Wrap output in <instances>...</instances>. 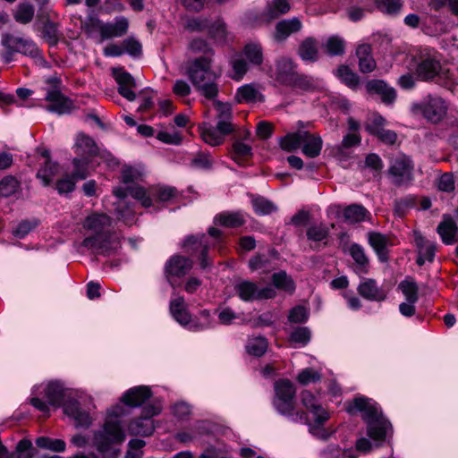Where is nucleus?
I'll list each match as a JSON object with an SVG mask.
<instances>
[{"label": "nucleus", "mask_w": 458, "mask_h": 458, "mask_svg": "<svg viewBox=\"0 0 458 458\" xmlns=\"http://www.w3.org/2000/svg\"><path fill=\"white\" fill-rule=\"evenodd\" d=\"M302 132L303 131L300 130L282 137L279 140L281 148L287 152H293L301 148Z\"/></svg>", "instance_id": "obj_45"}, {"label": "nucleus", "mask_w": 458, "mask_h": 458, "mask_svg": "<svg viewBox=\"0 0 458 458\" xmlns=\"http://www.w3.org/2000/svg\"><path fill=\"white\" fill-rule=\"evenodd\" d=\"M230 64L233 72L230 77L234 81L242 80L248 72V64L241 55L232 57Z\"/></svg>", "instance_id": "obj_53"}, {"label": "nucleus", "mask_w": 458, "mask_h": 458, "mask_svg": "<svg viewBox=\"0 0 458 458\" xmlns=\"http://www.w3.org/2000/svg\"><path fill=\"white\" fill-rule=\"evenodd\" d=\"M113 75L119 85L118 93L129 101L135 100L137 96L131 89L136 88L134 78L129 72L123 71V68H114Z\"/></svg>", "instance_id": "obj_19"}, {"label": "nucleus", "mask_w": 458, "mask_h": 458, "mask_svg": "<svg viewBox=\"0 0 458 458\" xmlns=\"http://www.w3.org/2000/svg\"><path fill=\"white\" fill-rule=\"evenodd\" d=\"M126 414L124 407L116 404L107 411V416L103 426L94 432L93 445L104 458H116L117 451L114 445L125 440V432L123 429L120 418Z\"/></svg>", "instance_id": "obj_2"}, {"label": "nucleus", "mask_w": 458, "mask_h": 458, "mask_svg": "<svg viewBox=\"0 0 458 458\" xmlns=\"http://www.w3.org/2000/svg\"><path fill=\"white\" fill-rule=\"evenodd\" d=\"M272 280L273 284L277 289H281L289 293H293L295 289L293 281L284 271L275 273L272 276Z\"/></svg>", "instance_id": "obj_54"}, {"label": "nucleus", "mask_w": 458, "mask_h": 458, "mask_svg": "<svg viewBox=\"0 0 458 458\" xmlns=\"http://www.w3.org/2000/svg\"><path fill=\"white\" fill-rule=\"evenodd\" d=\"M301 401L313 418V423L309 425L310 432L319 439L327 440L332 434V432L323 428L324 423L329 419L328 411L322 406L319 399L310 391H302Z\"/></svg>", "instance_id": "obj_8"}, {"label": "nucleus", "mask_w": 458, "mask_h": 458, "mask_svg": "<svg viewBox=\"0 0 458 458\" xmlns=\"http://www.w3.org/2000/svg\"><path fill=\"white\" fill-rule=\"evenodd\" d=\"M243 53L250 63L259 65L263 62L262 47L258 44L250 43L244 47Z\"/></svg>", "instance_id": "obj_55"}, {"label": "nucleus", "mask_w": 458, "mask_h": 458, "mask_svg": "<svg viewBox=\"0 0 458 458\" xmlns=\"http://www.w3.org/2000/svg\"><path fill=\"white\" fill-rule=\"evenodd\" d=\"M310 340V331L308 327H297L290 335V342L299 346L306 345Z\"/></svg>", "instance_id": "obj_61"}, {"label": "nucleus", "mask_w": 458, "mask_h": 458, "mask_svg": "<svg viewBox=\"0 0 458 458\" xmlns=\"http://www.w3.org/2000/svg\"><path fill=\"white\" fill-rule=\"evenodd\" d=\"M443 243L453 245L458 242V226L454 219L449 215H444L442 221L437 228Z\"/></svg>", "instance_id": "obj_23"}, {"label": "nucleus", "mask_w": 458, "mask_h": 458, "mask_svg": "<svg viewBox=\"0 0 458 458\" xmlns=\"http://www.w3.org/2000/svg\"><path fill=\"white\" fill-rule=\"evenodd\" d=\"M330 233V227L320 223L313 224L309 226L306 232L307 239L314 242L327 241Z\"/></svg>", "instance_id": "obj_40"}, {"label": "nucleus", "mask_w": 458, "mask_h": 458, "mask_svg": "<svg viewBox=\"0 0 458 458\" xmlns=\"http://www.w3.org/2000/svg\"><path fill=\"white\" fill-rule=\"evenodd\" d=\"M320 378V373L310 368L302 369L297 376V381L304 386L318 382Z\"/></svg>", "instance_id": "obj_63"}, {"label": "nucleus", "mask_w": 458, "mask_h": 458, "mask_svg": "<svg viewBox=\"0 0 458 458\" xmlns=\"http://www.w3.org/2000/svg\"><path fill=\"white\" fill-rule=\"evenodd\" d=\"M213 105L217 112L216 116L217 119L216 126L209 125L204 128L201 131V137L208 144L218 146L224 142L225 135L234 131V126L232 123V106L227 102L225 103L219 100H214Z\"/></svg>", "instance_id": "obj_7"}, {"label": "nucleus", "mask_w": 458, "mask_h": 458, "mask_svg": "<svg viewBox=\"0 0 458 458\" xmlns=\"http://www.w3.org/2000/svg\"><path fill=\"white\" fill-rule=\"evenodd\" d=\"M214 223L216 225L226 227H238L244 223L243 215L240 212L235 213H221L215 216Z\"/></svg>", "instance_id": "obj_39"}, {"label": "nucleus", "mask_w": 458, "mask_h": 458, "mask_svg": "<svg viewBox=\"0 0 458 458\" xmlns=\"http://www.w3.org/2000/svg\"><path fill=\"white\" fill-rule=\"evenodd\" d=\"M161 410V406L155 403H148L144 406L141 416L129 423V433L143 437L150 436L155 429L153 417L158 415Z\"/></svg>", "instance_id": "obj_10"}, {"label": "nucleus", "mask_w": 458, "mask_h": 458, "mask_svg": "<svg viewBox=\"0 0 458 458\" xmlns=\"http://www.w3.org/2000/svg\"><path fill=\"white\" fill-rule=\"evenodd\" d=\"M398 287L402 291L403 294L405 296L406 301L411 302L418 301L419 288L414 281L403 280L399 284Z\"/></svg>", "instance_id": "obj_58"}, {"label": "nucleus", "mask_w": 458, "mask_h": 458, "mask_svg": "<svg viewBox=\"0 0 458 458\" xmlns=\"http://www.w3.org/2000/svg\"><path fill=\"white\" fill-rule=\"evenodd\" d=\"M13 16L17 22L27 24L34 17V7L30 4H20Z\"/></svg>", "instance_id": "obj_56"}, {"label": "nucleus", "mask_w": 458, "mask_h": 458, "mask_svg": "<svg viewBox=\"0 0 458 458\" xmlns=\"http://www.w3.org/2000/svg\"><path fill=\"white\" fill-rule=\"evenodd\" d=\"M213 60L210 57H197L188 68L189 78L196 89H203L202 82L209 80H217L219 75L212 71Z\"/></svg>", "instance_id": "obj_11"}, {"label": "nucleus", "mask_w": 458, "mask_h": 458, "mask_svg": "<svg viewBox=\"0 0 458 458\" xmlns=\"http://www.w3.org/2000/svg\"><path fill=\"white\" fill-rule=\"evenodd\" d=\"M278 259L277 251L270 249L266 252L253 256L249 260V267L251 271L260 270L262 273H268L277 267Z\"/></svg>", "instance_id": "obj_17"}, {"label": "nucleus", "mask_w": 458, "mask_h": 458, "mask_svg": "<svg viewBox=\"0 0 458 458\" xmlns=\"http://www.w3.org/2000/svg\"><path fill=\"white\" fill-rule=\"evenodd\" d=\"M368 240L369 245L377 252L379 258H385L386 255V247L388 244V238L377 232L368 233Z\"/></svg>", "instance_id": "obj_37"}, {"label": "nucleus", "mask_w": 458, "mask_h": 458, "mask_svg": "<svg viewBox=\"0 0 458 458\" xmlns=\"http://www.w3.org/2000/svg\"><path fill=\"white\" fill-rule=\"evenodd\" d=\"M357 291L360 296L371 301H383L387 296V293L371 278H363Z\"/></svg>", "instance_id": "obj_21"}, {"label": "nucleus", "mask_w": 458, "mask_h": 458, "mask_svg": "<svg viewBox=\"0 0 458 458\" xmlns=\"http://www.w3.org/2000/svg\"><path fill=\"white\" fill-rule=\"evenodd\" d=\"M275 396L273 406L276 411L296 423H308L307 414L296 411L295 394L296 389L289 380H279L275 384Z\"/></svg>", "instance_id": "obj_6"}, {"label": "nucleus", "mask_w": 458, "mask_h": 458, "mask_svg": "<svg viewBox=\"0 0 458 458\" xmlns=\"http://www.w3.org/2000/svg\"><path fill=\"white\" fill-rule=\"evenodd\" d=\"M349 253L354 260L353 270L362 276L369 272V259L365 254L363 247L360 244L352 243L349 248Z\"/></svg>", "instance_id": "obj_31"}, {"label": "nucleus", "mask_w": 458, "mask_h": 458, "mask_svg": "<svg viewBox=\"0 0 458 458\" xmlns=\"http://www.w3.org/2000/svg\"><path fill=\"white\" fill-rule=\"evenodd\" d=\"M170 313L174 319L184 327H189L191 316L186 309L184 298L174 294L170 301Z\"/></svg>", "instance_id": "obj_25"}, {"label": "nucleus", "mask_w": 458, "mask_h": 458, "mask_svg": "<svg viewBox=\"0 0 458 458\" xmlns=\"http://www.w3.org/2000/svg\"><path fill=\"white\" fill-rule=\"evenodd\" d=\"M189 49L194 54H202L200 57H210V60H213L215 55V50L202 38H195L191 40Z\"/></svg>", "instance_id": "obj_44"}, {"label": "nucleus", "mask_w": 458, "mask_h": 458, "mask_svg": "<svg viewBox=\"0 0 458 458\" xmlns=\"http://www.w3.org/2000/svg\"><path fill=\"white\" fill-rule=\"evenodd\" d=\"M267 341L263 336H251L249 337L245 344V349L248 354L260 357L267 350Z\"/></svg>", "instance_id": "obj_36"}, {"label": "nucleus", "mask_w": 458, "mask_h": 458, "mask_svg": "<svg viewBox=\"0 0 458 458\" xmlns=\"http://www.w3.org/2000/svg\"><path fill=\"white\" fill-rule=\"evenodd\" d=\"M47 83L51 84L53 89L47 91L45 98L51 103L47 109L59 114L69 113L74 107L73 102L58 89L60 80L56 77L49 78Z\"/></svg>", "instance_id": "obj_15"}, {"label": "nucleus", "mask_w": 458, "mask_h": 458, "mask_svg": "<svg viewBox=\"0 0 458 458\" xmlns=\"http://www.w3.org/2000/svg\"><path fill=\"white\" fill-rule=\"evenodd\" d=\"M64 411L66 415L74 420L76 427L88 428L92 423V418L89 413L82 410L79 403L75 400L65 403Z\"/></svg>", "instance_id": "obj_27"}, {"label": "nucleus", "mask_w": 458, "mask_h": 458, "mask_svg": "<svg viewBox=\"0 0 458 458\" xmlns=\"http://www.w3.org/2000/svg\"><path fill=\"white\" fill-rule=\"evenodd\" d=\"M191 165L196 169L211 170L214 168V160L208 154H198L191 160Z\"/></svg>", "instance_id": "obj_64"}, {"label": "nucleus", "mask_w": 458, "mask_h": 458, "mask_svg": "<svg viewBox=\"0 0 458 458\" xmlns=\"http://www.w3.org/2000/svg\"><path fill=\"white\" fill-rule=\"evenodd\" d=\"M234 290L239 298L243 301H253L258 300L271 299L276 296V290L271 285L259 287V285L249 280H242L234 285Z\"/></svg>", "instance_id": "obj_12"}, {"label": "nucleus", "mask_w": 458, "mask_h": 458, "mask_svg": "<svg viewBox=\"0 0 458 458\" xmlns=\"http://www.w3.org/2000/svg\"><path fill=\"white\" fill-rule=\"evenodd\" d=\"M286 87L301 93L313 92L317 89V81L312 76L298 71Z\"/></svg>", "instance_id": "obj_33"}, {"label": "nucleus", "mask_w": 458, "mask_h": 458, "mask_svg": "<svg viewBox=\"0 0 458 458\" xmlns=\"http://www.w3.org/2000/svg\"><path fill=\"white\" fill-rule=\"evenodd\" d=\"M262 95L252 84H246L238 89L235 98L238 103L242 102H256Z\"/></svg>", "instance_id": "obj_46"}, {"label": "nucleus", "mask_w": 458, "mask_h": 458, "mask_svg": "<svg viewBox=\"0 0 458 458\" xmlns=\"http://www.w3.org/2000/svg\"><path fill=\"white\" fill-rule=\"evenodd\" d=\"M411 109L413 113H420L427 120L437 123L445 116L447 106L443 98L428 96L425 103L414 104Z\"/></svg>", "instance_id": "obj_13"}, {"label": "nucleus", "mask_w": 458, "mask_h": 458, "mask_svg": "<svg viewBox=\"0 0 458 458\" xmlns=\"http://www.w3.org/2000/svg\"><path fill=\"white\" fill-rule=\"evenodd\" d=\"M136 174H124L123 176V185L115 187L113 190L114 196L118 199L115 202V215L118 219L123 220L126 224H131L133 221L134 211L130 203L126 200V197L131 195L133 199L140 201L145 208L152 206V199L150 195L141 186L134 182V175ZM140 175V174H137Z\"/></svg>", "instance_id": "obj_4"}, {"label": "nucleus", "mask_w": 458, "mask_h": 458, "mask_svg": "<svg viewBox=\"0 0 458 458\" xmlns=\"http://www.w3.org/2000/svg\"><path fill=\"white\" fill-rule=\"evenodd\" d=\"M208 36L215 42L219 44H225L227 38L226 25L223 20L217 19L214 22L209 21L208 27Z\"/></svg>", "instance_id": "obj_38"}, {"label": "nucleus", "mask_w": 458, "mask_h": 458, "mask_svg": "<svg viewBox=\"0 0 458 458\" xmlns=\"http://www.w3.org/2000/svg\"><path fill=\"white\" fill-rule=\"evenodd\" d=\"M385 118L379 114H375L373 117L365 123L366 131L376 137L385 130Z\"/></svg>", "instance_id": "obj_62"}, {"label": "nucleus", "mask_w": 458, "mask_h": 458, "mask_svg": "<svg viewBox=\"0 0 458 458\" xmlns=\"http://www.w3.org/2000/svg\"><path fill=\"white\" fill-rule=\"evenodd\" d=\"M128 27L129 21L124 17L117 19L114 23H102L98 19L90 18L89 23L85 24V30L89 32L91 30L98 29L101 38L104 40L125 35Z\"/></svg>", "instance_id": "obj_14"}, {"label": "nucleus", "mask_w": 458, "mask_h": 458, "mask_svg": "<svg viewBox=\"0 0 458 458\" xmlns=\"http://www.w3.org/2000/svg\"><path fill=\"white\" fill-rule=\"evenodd\" d=\"M152 396L149 386H138L128 389L121 397V402L129 407H140Z\"/></svg>", "instance_id": "obj_20"}, {"label": "nucleus", "mask_w": 458, "mask_h": 458, "mask_svg": "<svg viewBox=\"0 0 458 458\" xmlns=\"http://www.w3.org/2000/svg\"><path fill=\"white\" fill-rule=\"evenodd\" d=\"M297 68L298 66L293 59L288 57L279 58L275 64V81L286 87L298 72Z\"/></svg>", "instance_id": "obj_18"}, {"label": "nucleus", "mask_w": 458, "mask_h": 458, "mask_svg": "<svg viewBox=\"0 0 458 458\" xmlns=\"http://www.w3.org/2000/svg\"><path fill=\"white\" fill-rule=\"evenodd\" d=\"M302 28L299 18L284 19L276 24L274 38L278 41H284L290 35L300 31Z\"/></svg>", "instance_id": "obj_26"}, {"label": "nucleus", "mask_w": 458, "mask_h": 458, "mask_svg": "<svg viewBox=\"0 0 458 458\" xmlns=\"http://www.w3.org/2000/svg\"><path fill=\"white\" fill-rule=\"evenodd\" d=\"M212 327L210 312L203 310L199 312V318L196 319L191 318L188 329L193 332L202 331Z\"/></svg>", "instance_id": "obj_50"}, {"label": "nucleus", "mask_w": 458, "mask_h": 458, "mask_svg": "<svg viewBox=\"0 0 458 458\" xmlns=\"http://www.w3.org/2000/svg\"><path fill=\"white\" fill-rule=\"evenodd\" d=\"M414 74L422 81H437L444 77V70L438 60L433 57L422 58L416 65Z\"/></svg>", "instance_id": "obj_16"}, {"label": "nucleus", "mask_w": 458, "mask_h": 458, "mask_svg": "<svg viewBox=\"0 0 458 458\" xmlns=\"http://www.w3.org/2000/svg\"><path fill=\"white\" fill-rule=\"evenodd\" d=\"M251 205L259 216L270 215L277 210V207L272 201L261 196H252Z\"/></svg>", "instance_id": "obj_41"}, {"label": "nucleus", "mask_w": 458, "mask_h": 458, "mask_svg": "<svg viewBox=\"0 0 458 458\" xmlns=\"http://www.w3.org/2000/svg\"><path fill=\"white\" fill-rule=\"evenodd\" d=\"M72 148L76 155L72 159L75 172H86L97 168L94 158L99 156L100 149L91 137L80 133Z\"/></svg>", "instance_id": "obj_9"}, {"label": "nucleus", "mask_w": 458, "mask_h": 458, "mask_svg": "<svg viewBox=\"0 0 458 458\" xmlns=\"http://www.w3.org/2000/svg\"><path fill=\"white\" fill-rule=\"evenodd\" d=\"M298 54L302 60L317 61L318 57V41L314 38H305L299 47Z\"/></svg>", "instance_id": "obj_35"}, {"label": "nucleus", "mask_w": 458, "mask_h": 458, "mask_svg": "<svg viewBox=\"0 0 458 458\" xmlns=\"http://www.w3.org/2000/svg\"><path fill=\"white\" fill-rule=\"evenodd\" d=\"M36 445L39 448L48 449L53 452H64L65 450V442L62 439H52L47 437H40L36 439Z\"/></svg>", "instance_id": "obj_52"}, {"label": "nucleus", "mask_w": 458, "mask_h": 458, "mask_svg": "<svg viewBox=\"0 0 458 458\" xmlns=\"http://www.w3.org/2000/svg\"><path fill=\"white\" fill-rule=\"evenodd\" d=\"M291 9L288 0H272L268 3L266 12L263 13V20L270 22L287 13Z\"/></svg>", "instance_id": "obj_34"}, {"label": "nucleus", "mask_w": 458, "mask_h": 458, "mask_svg": "<svg viewBox=\"0 0 458 458\" xmlns=\"http://www.w3.org/2000/svg\"><path fill=\"white\" fill-rule=\"evenodd\" d=\"M366 90L369 94L379 95L383 103L393 104L396 98V91L383 80L374 79L367 81Z\"/></svg>", "instance_id": "obj_22"}, {"label": "nucleus", "mask_w": 458, "mask_h": 458, "mask_svg": "<svg viewBox=\"0 0 458 458\" xmlns=\"http://www.w3.org/2000/svg\"><path fill=\"white\" fill-rule=\"evenodd\" d=\"M192 266L193 263L190 259L174 255L167 260L165 264V273L167 276L180 277L188 273Z\"/></svg>", "instance_id": "obj_28"}, {"label": "nucleus", "mask_w": 458, "mask_h": 458, "mask_svg": "<svg viewBox=\"0 0 458 458\" xmlns=\"http://www.w3.org/2000/svg\"><path fill=\"white\" fill-rule=\"evenodd\" d=\"M356 55L359 58V69L362 73H369L376 69L377 64L372 56L370 45H360L356 49Z\"/></svg>", "instance_id": "obj_32"}, {"label": "nucleus", "mask_w": 458, "mask_h": 458, "mask_svg": "<svg viewBox=\"0 0 458 458\" xmlns=\"http://www.w3.org/2000/svg\"><path fill=\"white\" fill-rule=\"evenodd\" d=\"M33 396L30 403L38 411L47 413L49 411L48 405L64 407L65 403H70L74 395V391L64 388L59 381H51L38 386L33 390Z\"/></svg>", "instance_id": "obj_5"}, {"label": "nucleus", "mask_w": 458, "mask_h": 458, "mask_svg": "<svg viewBox=\"0 0 458 458\" xmlns=\"http://www.w3.org/2000/svg\"><path fill=\"white\" fill-rule=\"evenodd\" d=\"M18 187V180L12 174H9L0 182V195L3 197H9L17 191Z\"/></svg>", "instance_id": "obj_60"}, {"label": "nucleus", "mask_w": 458, "mask_h": 458, "mask_svg": "<svg viewBox=\"0 0 458 458\" xmlns=\"http://www.w3.org/2000/svg\"><path fill=\"white\" fill-rule=\"evenodd\" d=\"M414 169L412 160L404 154H398L392 158L388 172H410Z\"/></svg>", "instance_id": "obj_47"}, {"label": "nucleus", "mask_w": 458, "mask_h": 458, "mask_svg": "<svg viewBox=\"0 0 458 458\" xmlns=\"http://www.w3.org/2000/svg\"><path fill=\"white\" fill-rule=\"evenodd\" d=\"M369 212L363 206L357 204L350 205L344 210V220L351 224L365 220Z\"/></svg>", "instance_id": "obj_42"}, {"label": "nucleus", "mask_w": 458, "mask_h": 458, "mask_svg": "<svg viewBox=\"0 0 458 458\" xmlns=\"http://www.w3.org/2000/svg\"><path fill=\"white\" fill-rule=\"evenodd\" d=\"M347 411L349 413L362 412V418L367 424V434L376 442H383L388 431L391 430V424L383 416L380 407L372 399L364 396L356 397L349 404Z\"/></svg>", "instance_id": "obj_3"}, {"label": "nucleus", "mask_w": 458, "mask_h": 458, "mask_svg": "<svg viewBox=\"0 0 458 458\" xmlns=\"http://www.w3.org/2000/svg\"><path fill=\"white\" fill-rule=\"evenodd\" d=\"M252 156V149L250 145L235 140L233 144V157L235 162L243 165V162Z\"/></svg>", "instance_id": "obj_49"}, {"label": "nucleus", "mask_w": 458, "mask_h": 458, "mask_svg": "<svg viewBox=\"0 0 458 458\" xmlns=\"http://www.w3.org/2000/svg\"><path fill=\"white\" fill-rule=\"evenodd\" d=\"M183 247L187 249L188 252H191L192 254L196 251L200 252V267L203 269H206L210 266V263L207 259V252L208 250V246L206 242V236L204 234H199L197 236L191 235L188 236L184 240Z\"/></svg>", "instance_id": "obj_24"}, {"label": "nucleus", "mask_w": 458, "mask_h": 458, "mask_svg": "<svg viewBox=\"0 0 458 458\" xmlns=\"http://www.w3.org/2000/svg\"><path fill=\"white\" fill-rule=\"evenodd\" d=\"M112 219L106 214L92 213L89 215L82 227L90 232L92 235L86 237L81 248L94 254L109 255L119 247V242L109 233Z\"/></svg>", "instance_id": "obj_1"}, {"label": "nucleus", "mask_w": 458, "mask_h": 458, "mask_svg": "<svg viewBox=\"0 0 458 458\" xmlns=\"http://www.w3.org/2000/svg\"><path fill=\"white\" fill-rule=\"evenodd\" d=\"M375 5L380 12L394 15L400 12L403 4L401 0H375Z\"/></svg>", "instance_id": "obj_59"}, {"label": "nucleus", "mask_w": 458, "mask_h": 458, "mask_svg": "<svg viewBox=\"0 0 458 458\" xmlns=\"http://www.w3.org/2000/svg\"><path fill=\"white\" fill-rule=\"evenodd\" d=\"M325 49L331 56L343 55L345 52V42L338 36H332L327 40Z\"/></svg>", "instance_id": "obj_51"}, {"label": "nucleus", "mask_w": 458, "mask_h": 458, "mask_svg": "<svg viewBox=\"0 0 458 458\" xmlns=\"http://www.w3.org/2000/svg\"><path fill=\"white\" fill-rule=\"evenodd\" d=\"M416 246L418 248L419 256L417 264L422 266L425 262H432L435 258L437 247L434 242L426 240L421 235L415 238Z\"/></svg>", "instance_id": "obj_30"}, {"label": "nucleus", "mask_w": 458, "mask_h": 458, "mask_svg": "<svg viewBox=\"0 0 458 458\" xmlns=\"http://www.w3.org/2000/svg\"><path fill=\"white\" fill-rule=\"evenodd\" d=\"M32 443L28 439L19 441L13 452L7 449V458H32Z\"/></svg>", "instance_id": "obj_48"}, {"label": "nucleus", "mask_w": 458, "mask_h": 458, "mask_svg": "<svg viewBox=\"0 0 458 458\" xmlns=\"http://www.w3.org/2000/svg\"><path fill=\"white\" fill-rule=\"evenodd\" d=\"M42 36L50 46H55L59 40L57 23L47 19L42 29Z\"/></svg>", "instance_id": "obj_57"}, {"label": "nucleus", "mask_w": 458, "mask_h": 458, "mask_svg": "<svg viewBox=\"0 0 458 458\" xmlns=\"http://www.w3.org/2000/svg\"><path fill=\"white\" fill-rule=\"evenodd\" d=\"M336 75L349 88L355 89L360 85V77L348 65L342 64L337 68Z\"/></svg>", "instance_id": "obj_43"}, {"label": "nucleus", "mask_w": 458, "mask_h": 458, "mask_svg": "<svg viewBox=\"0 0 458 458\" xmlns=\"http://www.w3.org/2000/svg\"><path fill=\"white\" fill-rule=\"evenodd\" d=\"M322 139L318 135L311 134L308 131H303L301 137V152L310 158L319 156L322 149Z\"/></svg>", "instance_id": "obj_29"}]
</instances>
